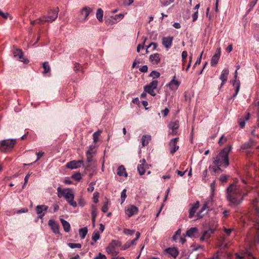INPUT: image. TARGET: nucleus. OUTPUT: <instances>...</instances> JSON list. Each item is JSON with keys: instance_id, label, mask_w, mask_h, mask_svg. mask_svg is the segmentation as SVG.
Masks as SVG:
<instances>
[{"instance_id": "15", "label": "nucleus", "mask_w": 259, "mask_h": 259, "mask_svg": "<svg viewBox=\"0 0 259 259\" xmlns=\"http://www.w3.org/2000/svg\"><path fill=\"white\" fill-rule=\"evenodd\" d=\"M48 225L55 234H60L59 224L53 220L49 221Z\"/></svg>"}, {"instance_id": "11", "label": "nucleus", "mask_w": 259, "mask_h": 259, "mask_svg": "<svg viewBox=\"0 0 259 259\" xmlns=\"http://www.w3.org/2000/svg\"><path fill=\"white\" fill-rule=\"evenodd\" d=\"M252 204L255 211L253 219L256 223L259 224V196L253 200Z\"/></svg>"}, {"instance_id": "14", "label": "nucleus", "mask_w": 259, "mask_h": 259, "mask_svg": "<svg viewBox=\"0 0 259 259\" xmlns=\"http://www.w3.org/2000/svg\"><path fill=\"white\" fill-rule=\"evenodd\" d=\"M237 75H238V70H235V73H234L235 79L233 81V86L235 89V92L232 96V98H234L235 97H236L237 95V94L239 91V90H240V81L236 80Z\"/></svg>"}, {"instance_id": "30", "label": "nucleus", "mask_w": 259, "mask_h": 259, "mask_svg": "<svg viewBox=\"0 0 259 259\" xmlns=\"http://www.w3.org/2000/svg\"><path fill=\"white\" fill-rule=\"evenodd\" d=\"M198 232V230L197 228L192 227L187 231L186 236L190 238L194 237L195 234H196Z\"/></svg>"}, {"instance_id": "52", "label": "nucleus", "mask_w": 259, "mask_h": 259, "mask_svg": "<svg viewBox=\"0 0 259 259\" xmlns=\"http://www.w3.org/2000/svg\"><path fill=\"white\" fill-rule=\"evenodd\" d=\"M181 231L180 229H179L177 231V232H176V234H175V235L173 236V239L175 241H176L178 238L179 237L181 236Z\"/></svg>"}, {"instance_id": "57", "label": "nucleus", "mask_w": 259, "mask_h": 259, "mask_svg": "<svg viewBox=\"0 0 259 259\" xmlns=\"http://www.w3.org/2000/svg\"><path fill=\"white\" fill-rule=\"evenodd\" d=\"M169 112V109L167 108H165L164 109L161 110V113L163 117H166L168 115Z\"/></svg>"}, {"instance_id": "3", "label": "nucleus", "mask_w": 259, "mask_h": 259, "mask_svg": "<svg viewBox=\"0 0 259 259\" xmlns=\"http://www.w3.org/2000/svg\"><path fill=\"white\" fill-rule=\"evenodd\" d=\"M58 17V11L57 10H51L48 12L47 16H44L38 19L32 21V25L35 24H42L45 22H52Z\"/></svg>"}, {"instance_id": "5", "label": "nucleus", "mask_w": 259, "mask_h": 259, "mask_svg": "<svg viewBox=\"0 0 259 259\" xmlns=\"http://www.w3.org/2000/svg\"><path fill=\"white\" fill-rule=\"evenodd\" d=\"M121 246V242L117 240H112L106 247L105 250L107 253L112 255H116L119 253L118 248Z\"/></svg>"}, {"instance_id": "51", "label": "nucleus", "mask_w": 259, "mask_h": 259, "mask_svg": "<svg viewBox=\"0 0 259 259\" xmlns=\"http://www.w3.org/2000/svg\"><path fill=\"white\" fill-rule=\"evenodd\" d=\"M135 231L133 230H130L125 229L123 230V233L127 235H132L134 234Z\"/></svg>"}, {"instance_id": "22", "label": "nucleus", "mask_w": 259, "mask_h": 259, "mask_svg": "<svg viewBox=\"0 0 259 259\" xmlns=\"http://www.w3.org/2000/svg\"><path fill=\"white\" fill-rule=\"evenodd\" d=\"M14 56L15 57L17 58L19 61L21 62H23L25 63H27V61L25 60L23 57V53L21 50L16 49L14 52Z\"/></svg>"}, {"instance_id": "47", "label": "nucleus", "mask_w": 259, "mask_h": 259, "mask_svg": "<svg viewBox=\"0 0 259 259\" xmlns=\"http://www.w3.org/2000/svg\"><path fill=\"white\" fill-rule=\"evenodd\" d=\"M126 189H123L121 193V204L123 203L124 202V201H125V199L126 197Z\"/></svg>"}, {"instance_id": "17", "label": "nucleus", "mask_w": 259, "mask_h": 259, "mask_svg": "<svg viewBox=\"0 0 259 259\" xmlns=\"http://www.w3.org/2000/svg\"><path fill=\"white\" fill-rule=\"evenodd\" d=\"M168 127L169 129L172 130V132L169 133V134L175 135L177 133V130L179 127V123L178 121H175L174 122H170L168 125Z\"/></svg>"}, {"instance_id": "64", "label": "nucleus", "mask_w": 259, "mask_h": 259, "mask_svg": "<svg viewBox=\"0 0 259 259\" xmlns=\"http://www.w3.org/2000/svg\"><path fill=\"white\" fill-rule=\"evenodd\" d=\"M9 14L8 13H4L0 10V16L4 19H7Z\"/></svg>"}, {"instance_id": "50", "label": "nucleus", "mask_w": 259, "mask_h": 259, "mask_svg": "<svg viewBox=\"0 0 259 259\" xmlns=\"http://www.w3.org/2000/svg\"><path fill=\"white\" fill-rule=\"evenodd\" d=\"M108 201L107 202H104V205H103V206L102 207L101 210L104 213L107 212L108 210Z\"/></svg>"}, {"instance_id": "29", "label": "nucleus", "mask_w": 259, "mask_h": 259, "mask_svg": "<svg viewBox=\"0 0 259 259\" xmlns=\"http://www.w3.org/2000/svg\"><path fill=\"white\" fill-rule=\"evenodd\" d=\"M117 174L120 177H127V173L123 165L119 166L117 169Z\"/></svg>"}, {"instance_id": "42", "label": "nucleus", "mask_w": 259, "mask_h": 259, "mask_svg": "<svg viewBox=\"0 0 259 259\" xmlns=\"http://www.w3.org/2000/svg\"><path fill=\"white\" fill-rule=\"evenodd\" d=\"M58 196L59 198L65 197V189H62L59 187L57 189Z\"/></svg>"}, {"instance_id": "34", "label": "nucleus", "mask_w": 259, "mask_h": 259, "mask_svg": "<svg viewBox=\"0 0 259 259\" xmlns=\"http://www.w3.org/2000/svg\"><path fill=\"white\" fill-rule=\"evenodd\" d=\"M208 201L205 202L203 204L202 207L201 208L199 212L197 214V218H201L202 217V215L201 214V213L208 209Z\"/></svg>"}, {"instance_id": "49", "label": "nucleus", "mask_w": 259, "mask_h": 259, "mask_svg": "<svg viewBox=\"0 0 259 259\" xmlns=\"http://www.w3.org/2000/svg\"><path fill=\"white\" fill-rule=\"evenodd\" d=\"M78 204L80 206L83 207L85 205L86 202L82 197H80L78 199Z\"/></svg>"}, {"instance_id": "2", "label": "nucleus", "mask_w": 259, "mask_h": 259, "mask_svg": "<svg viewBox=\"0 0 259 259\" xmlns=\"http://www.w3.org/2000/svg\"><path fill=\"white\" fill-rule=\"evenodd\" d=\"M232 150L231 145H227L214 158L213 162L215 166L213 167L214 172L222 171L221 167H227L229 165V154Z\"/></svg>"}, {"instance_id": "26", "label": "nucleus", "mask_w": 259, "mask_h": 259, "mask_svg": "<svg viewBox=\"0 0 259 259\" xmlns=\"http://www.w3.org/2000/svg\"><path fill=\"white\" fill-rule=\"evenodd\" d=\"M95 153V145H91L89 146L87 152V161L90 162L92 160V154Z\"/></svg>"}, {"instance_id": "21", "label": "nucleus", "mask_w": 259, "mask_h": 259, "mask_svg": "<svg viewBox=\"0 0 259 259\" xmlns=\"http://www.w3.org/2000/svg\"><path fill=\"white\" fill-rule=\"evenodd\" d=\"M169 255L176 258L179 254V250L176 247H169L164 250Z\"/></svg>"}, {"instance_id": "40", "label": "nucleus", "mask_w": 259, "mask_h": 259, "mask_svg": "<svg viewBox=\"0 0 259 259\" xmlns=\"http://www.w3.org/2000/svg\"><path fill=\"white\" fill-rule=\"evenodd\" d=\"M92 238L94 243L96 242L100 238V235L99 232L97 230L95 231L92 234Z\"/></svg>"}, {"instance_id": "56", "label": "nucleus", "mask_w": 259, "mask_h": 259, "mask_svg": "<svg viewBox=\"0 0 259 259\" xmlns=\"http://www.w3.org/2000/svg\"><path fill=\"white\" fill-rule=\"evenodd\" d=\"M151 47H153V50H155L157 47V45L156 43L155 42H151L150 43L148 46H147V48H146V52H148V49L150 48Z\"/></svg>"}, {"instance_id": "59", "label": "nucleus", "mask_w": 259, "mask_h": 259, "mask_svg": "<svg viewBox=\"0 0 259 259\" xmlns=\"http://www.w3.org/2000/svg\"><path fill=\"white\" fill-rule=\"evenodd\" d=\"M198 16V11H196L194 13V14L192 16L193 22H195L197 19Z\"/></svg>"}, {"instance_id": "32", "label": "nucleus", "mask_w": 259, "mask_h": 259, "mask_svg": "<svg viewBox=\"0 0 259 259\" xmlns=\"http://www.w3.org/2000/svg\"><path fill=\"white\" fill-rule=\"evenodd\" d=\"M151 139V137L150 136L147 135H143L141 139L142 147H144L148 145Z\"/></svg>"}, {"instance_id": "43", "label": "nucleus", "mask_w": 259, "mask_h": 259, "mask_svg": "<svg viewBox=\"0 0 259 259\" xmlns=\"http://www.w3.org/2000/svg\"><path fill=\"white\" fill-rule=\"evenodd\" d=\"M68 245L71 248H80L81 247V245L80 243H68Z\"/></svg>"}, {"instance_id": "39", "label": "nucleus", "mask_w": 259, "mask_h": 259, "mask_svg": "<svg viewBox=\"0 0 259 259\" xmlns=\"http://www.w3.org/2000/svg\"><path fill=\"white\" fill-rule=\"evenodd\" d=\"M103 11L99 8L97 10L96 12V17L98 19L99 21H103Z\"/></svg>"}, {"instance_id": "28", "label": "nucleus", "mask_w": 259, "mask_h": 259, "mask_svg": "<svg viewBox=\"0 0 259 259\" xmlns=\"http://www.w3.org/2000/svg\"><path fill=\"white\" fill-rule=\"evenodd\" d=\"M250 118V114L249 113H247V114L244 116L239 119L238 122L240 127L241 128L244 127L245 125L246 122Z\"/></svg>"}, {"instance_id": "35", "label": "nucleus", "mask_w": 259, "mask_h": 259, "mask_svg": "<svg viewBox=\"0 0 259 259\" xmlns=\"http://www.w3.org/2000/svg\"><path fill=\"white\" fill-rule=\"evenodd\" d=\"M136 244V243H135V240L127 241L123 246H121V249L123 250H126L132 245H135Z\"/></svg>"}, {"instance_id": "23", "label": "nucleus", "mask_w": 259, "mask_h": 259, "mask_svg": "<svg viewBox=\"0 0 259 259\" xmlns=\"http://www.w3.org/2000/svg\"><path fill=\"white\" fill-rule=\"evenodd\" d=\"M149 60L153 64L157 65L160 61V54L155 53L151 55L149 57Z\"/></svg>"}, {"instance_id": "38", "label": "nucleus", "mask_w": 259, "mask_h": 259, "mask_svg": "<svg viewBox=\"0 0 259 259\" xmlns=\"http://www.w3.org/2000/svg\"><path fill=\"white\" fill-rule=\"evenodd\" d=\"M160 73L155 70L152 71L149 75V77L152 78V80H157L156 79L160 77Z\"/></svg>"}, {"instance_id": "41", "label": "nucleus", "mask_w": 259, "mask_h": 259, "mask_svg": "<svg viewBox=\"0 0 259 259\" xmlns=\"http://www.w3.org/2000/svg\"><path fill=\"white\" fill-rule=\"evenodd\" d=\"M101 132H102L101 131L99 130V131L95 132L93 134V137L94 143H96L98 141V138H99V136L100 135Z\"/></svg>"}, {"instance_id": "55", "label": "nucleus", "mask_w": 259, "mask_h": 259, "mask_svg": "<svg viewBox=\"0 0 259 259\" xmlns=\"http://www.w3.org/2000/svg\"><path fill=\"white\" fill-rule=\"evenodd\" d=\"M257 0H254L250 2L249 4V6L250 7L249 9L248 10V12H249L255 5L256 4Z\"/></svg>"}, {"instance_id": "60", "label": "nucleus", "mask_w": 259, "mask_h": 259, "mask_svg": "<svg viewBox=\"0 0 259 259\" xmlns=\"http://www.w3.org/2000/svg\"><path fill=\"white\" fill-rule=\"evenodd\" d=\"M74 70L75 71H79V70H82V67H81V66L80 64H79L78 63H76L74 65Z\"/></svg>"}, {"instance_id": "37", "label": "nucleus", "mask_w": 259, "mask_h": 259, "mask_svg": "<svg viewBox=\"0 0 259 259\" xmlns=\"http://www.w3.org/2000/svg\"><path fill=\"white\" fill-rule=\"evenodd\" d=\"M42 68L44 69V74L48 73L51 71V68L48 62H45L43 63Z\"/></svg>"}, {"instance_id": "25", "label": "nucleus", "mask_w": 259, "mask_h": 259, "mask_svg": "<svg viewBox=\"0 0 259 259\" xmlns=\"http://www.w3.org/2000/svg\"><path fill=\"white\" fill-rule=\"evenodd\" d=\"M199 207V201H197L192 206V207L190 208L189 210V218H192L194 216V214L196 213V211L198 209Z\"/></svg>"}, {"instance_id": "45", "label": "nucleus", "mask_w": 259, "mask_h": 259, "mask_svg": "<svg viewBox=\"0 0 259 259\" xmlns=\"http://www.w3.org/2000/svg\"><path fill=\"white\" fill-rule=\"evenodd\" d=\"M71 178H72L73 179L75 180L77 182L79 181L82 179L81 175L80 173H76L75 174L72 175Z\"/></svg>"}, {"instance_id": "6", "label": "nucleus", "mask_w": 259, "mask_h": 259, "mask_svg": "<svg viewBox=\"0 0 259 259\" xmlns=\"http://www.w3.org/2000/svg\"><path fill=\"white\" fill-rule=\"evenodd\" d=\"M158 84V81L157 80H152L149 84L144 87V91L151 96L154 97L156 95L154 90L157 89Z\"/></svg>"}, {"instance_id": "7", "label": "nucleus", "mask_w": 259, "mask_h": 259, "mask_svg": "<svg viewBox=\"0 0 259 259\" xmlns=\"http://www.w3.org/2000/svg\"><path fill=\"white\" fill-rule=\"evenodd\" d=\"M74 199V191L72 189L66 188V201L70 206L75 208L77 206V204Z\"/></svg>"}, {"instance_id": "62", "label": "nucleus", "mask_w": 259, "mask_h": 259, "mask_svg": "<svg viewBox=\"0 0 259 259\" xmlns=\"http://www.w3.org/2000/svg\"><path fill=\"white\" fill-rule=\"evenodd\" d=\"M139 70L142 72H146L148 71V67L147 65H143L139 69Z\"/></svg>"}, {"instance_id": "12", "label": "nucleus", "mask_w": 259, "mask_h": 259, "mask_svg": "<svg viewBox=\"0 0 259 259\" xmlns=\"http://www.w3.org/2000/svg\"><path fill=\"white\" fill-rule=\"evenodd\" d=\"M83 164V161L82 160H72L71 161L66 164V167L70 169H76L80 167Z\"/></svg>"}, {"instance_id": "24", "label": "nucleus", "mask_w": 259, "mask_h": 259, "mask_svg": "<svg viewBox=\"0 0 259 259\" xmlns=\"http://www.w3.org/2000/svg\"><path fill=\"white\" fill-rule=\"evenodd\" d=\"M92 11V9L90 7H83L80 11V15L82 19L85 20L88 18L91 12Z\"/></svg>"}, {"instance_id": "20", "label": "nucleus", "mask_w": 259, "mask_h": 259, "mask_svg": "<svg viewBox=\"0 0 259 259\" xmlns=\"http://www.w3.org/2000/svg\"><path fill=\"white\" fill-rule=\"evenodd\" d=\"M221 55L220 49H219L212 56L210 60V65L211 66H215L219 60Z\"/></svg>"}, {"instance_id": "44", "label": "nucleus", "mask_w": 259, "mask_h": 259, "mask_svg": "<svg viewBox=\"0 0 259 259\" xmlns=\"http://www.w3.org/2000/svg\"><path fill=\"white\" fill-rule=\"evenodd\" d=\"M175 0H160L161 4L164 6H167L174 2Z\"/></svg>"}, {"instance_id": "58", "label": "nucleus", "mask_w": 259, "mask_h": 259, "mask_svg": "<svg viewBox=\"0 0 259 259\" xmlns=\"http://www.w3.org/2000/svg\"><path fill=\"white\" fill-rule=\"evenodd\" d=\"M94 259H107L105 255L99 253L97 256L94 257Z\"/></svg>"}, {"instance_id": "10", "label": "nucleus", "mask_w": 259, "mask_h": 259, "mask_svg": "<svg viewBox=\"0 0 259 259\" xmlns=\"http://www.w3.org/2000/svg\"><path fill=\"white\" fill-rule=\"evenodd\" d=\"M125 213L128 217H131L138 213L139 209L134 205H129L125 208Z\"/></svg>"}, {"instance_id": "61", "label": "nucleus", "mask_w": 259, "mask_h": 259, "mask_svg": "<svg viewBox=\"0 0 259 259\" xmlns=\"http://www.w3.org/2000/svg\"><path fill=\"white\" fill-rule=\"evenodd\" d=\"M188 54L187 52L186 51H184L182 53V61L186 60V58L187 57Z\"/></svg>"}, {"instance_id": "31", "label": "nucleus", "mask_w": 259, "mask_h": 259, "mask_svg": "<svg viewBox=\"0 0 259 259\" xmlns=\"http://www.w3.org/2000/svg\"><path fill=\"white\" fill-rule=\"evenodd\" d=\"M251 256V254L248 251H244L243 252H242L240 255L238 254V253H235V257L236 259H244L245 257L247 256Z\"/></svg>"}, {"instance_id": "9", "label": "nucleus", "mask_w": 259, "mask_h": 259, "mask_svg": "<svg viewBox=\"0 0 259 259\" xmlns=\"http://www.w3.org/2000/svg\"><path fill=\"white\" fill-rule=\"evenodd\" d=\"M140 162L141 164L138 165L137 170L140 175L142 176L145 174L146 170L149 168L150 165L146 163V161L145 159L141 160Z\"/></svg>"}, {"instance_id": "8", "label": "nucleus", "mask_w": 259, "mask_h": 259, "mask_svg": "<svg viewBox=\"0 0 259 259\" xmlns=\"http://www.w3.org/2000/svg\"><path fill=\"white\" fill-rule=\"evenodd\" d=\"M181 81L177 78L176 74L174 75L171 80L166 84V87L170 91L175 92L179 88Z\"/></svg>"}, {"instance_id": "1", "label": "nucleus", "mask_w": 259, "mask_h": 259, "mask_svg": "<svg viewBox=\"0 0 259 259\" xmlns=\"http://www.w3.org/2000/svg\"><path fill=\"white\" fill-rule=\"evenodd\" d=\"M247 193L248 190L245 186L238 182L231 184L227 189L226 198L229 205L233 207L241 205Z\"/></svg>"}, {"instance_id": "33", "label": "nucleus", "mask_w": 259, "mask_h": 259, "mask_svg": "<svg viewBox=\"0 0 259 259\" xmlns=\"http://www.w3.org/2000/svg\"><path fill=\"white\" fill-rule=\"evenodd\" d=\"M79 235L82 239H84L88 232V229L87 227L79 229Z\"/></svg>"}, {"instance_id": "27", "label": "nucleus", "mask_w": 259, "mask_h": 259, "mask_svg": "<svg viewBox=\"0 0 259 259\" xmlns=\"http://www.w3.org/2000/svg\"><path fill=\"white\" fill-rule=\"evenodd\" d=\"M48 207L45 205H37L36 207V211L37 213L39 215V218L42 217L45 213L43 212V211H47Z\"/></svg>"}, {"instance_id": "36", "label": "nucleus", "mask_w": 259, "mask_h": 259, "mask_svg": "<svg viewBox=\"0 0 259 259\" xmlns=\"http://www.w3.org/2000/svg\"><path fill=\"white\" fill-rule=\"evenodd\" d=\"M92 213H91L92 220L93 223H94L95 222L96 218L97 215V210L96 206L95 205H93L92 206Z\"/></svg>"}, {"instance_id": "48", "label": "nucleus", "mask_w": 259, "mask_h": 259, "mask_svg": "<svg viewBox=\"0 0 259 259\" xmlns=\"http://www.w3.org/2000/svg\"><path fill=\"white\" fill-rule=\"evenodd\" d=\"M99 197V193L98 192H96L93 194V202L95 203H97L99 201L98 198Z\"/></svg>"}, {"instance_id": "18", "label": "nucleus", "mask_w": 259, "mask_h": 259, "mask_svg": "<svg viewBox=\"0 0 259 259\" xmlns=\"http://www.w3.org/2000/svg\"><path fill=\"white\" fill-rule=\"evenodd\" d=\"M173 39L172 36L163 37L162 42L163 46L167 49H169L172 46Z\"/></svg>"}, {"instance_id": "13", "label": "nucleus", "mask_w": 259, "mask_h": 259, "mask_svg": "<svg viewBox=\"0 0 259 259\" xmlns=\"http://www.w3.org/2000/svg\"><path fill=\"white\" fill-rule=\"evenodd\" d=\"M178 141L179 138H175L172 139L169 143L170 152L171 154H174L179 149V147L177 145Z\"/></svg>"}, {"instance_id": "46", "label": "nucleus", "mask_w": 259, "mask_h": 259, "mask_svg": "<svg viewBox=\"0 0 259 259\" xmlns=\"http://www.w3.org/2000/svg\"><path fill=\"white\" fill-rule=\"evenodd\" d=\"M124 17V15L122 14H119L117 15H116L114 17L113 19L115 20L114 22H117L121 20Z\"/></svg>"}, {"instance_id": "16", "label": "nucleus", "mask_w": 259, "mask_h": 259, "mask_svg": "<svg viewBox=\"0 0 259 259\" xmlns=\"http://www.w3.org/2000/svg\"><path fill=\"white\" fill-rule=\"evenodd\" d=\"M229 73V70L228 68H224L221 73V74L220 76V79L222 81V83L220 86V88H222L224 84L227 82L228 79V76Z\"/></svg>"}, {"instance_id": "54", "label": "nucleus", "mask_w": 259, "mask_h": 259, "mask_svg": "<svg viewBox=\"0 0 259 259\" xmlns=\"http://www.w3.org/2000/svg\"><path fill=\"white\" fill-rule=\"evenodd\" d=\"M95 184V182H91L90 184L89 187L88 188L87 190L89 192H92L94 190V185Z\"/></svg>"}, {"instance_id": "63", "label": "nucleus", "mask_w": 259, "mask_h": 259, "mask_svg": "<svg viewBox=\"0 0 259 259\" xmlns=\"http://www.w3.org/2000/svg\"><path fill=\"white\" fill-rule=\"evenodd\" d=\"M228 179V177L226 175H222L220 178V180L221 182L224 183L226 182Z\"/></svg>"}, {"instance_id": "53", "label": "nucleus", "mask_w": 259, "mask_h": 259, "mask_svg": "<svg viewBox=\"0 0 259 259\" xmlns=\"http://www.w3.org/2000/svg\"><path fill=\"white\" fill-rule=\"evenodd\" d=\"M227 141V139L225 138L224 135H222L220 138L218 143L220 145L224 144Z\"/></svg>"}, {"instance_id": "19", "label": "nucleus", "mask_w": 259, "mask_h": 259, "mask_svg": "<svg viewBox=\"0 0 259 259\" xmlns=\"http://www.w3.org/2000/svg\"><path fill=\"white\" fill-rule=\"evenodd\" d=\"M214 230L212 228H209L206 231H204L202 233V236L200 237V239L201 241H206L214 233Z\"/></svg>"}, {"instance_id": "4", "label": "nucleus", "mask_w": 259, "mask_h": 259, "mask_svg": "<svg viewBox=\"0 0 259 259\" xmlns=\"http://www.w3.org/2000/svg\"><path fill=\"white\" fill-rule=\"evenodd\" d=\"M16 141L14 139L4 140L0 142V151L3 153H6L11 150Z\"/></svg>"}]
</instances>
